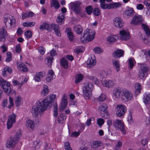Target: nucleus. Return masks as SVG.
<instances>
[{
	"label": "nucleus",
	"mask_w": 150,
	"mask_h": 150,
	"mask_svg": "<svg viewBox=\"0 0 150 150\" xmlns=\"http://www.w3.org/2000/svg\"><path fill=\"white\" fill-rule=\"evenodd\" d=\"M55 97V95H51L47 96L44 100L40 99L37 101L31 109L33 116L35 117H40L43 115L47 107L50 106Z\"/></svg>",
	"instance_id": "nucleus-1"
},
{
	"label": "nucleus",
	"mask_w": 150,
	"mask_h": 150,
	"mask_svg": "<svg viewBox=\"0 0 150 150\" xmlns=\"http://www.w3.org/2000/svg\"><path fill=\"white\" fill-rule=\"evenodd\" d=\"M93 83L87 82L85 83L83 87V96L86 99H89L92 95V91L93 89Z\"/></svg>",
	"instance_id": "nucleus-2"
},
{
	"label": "nucleus",
	"mask_w": 150,
	"mask_h": 150,
	"mask_svg": "<svg viewBox=\"0 0 150 150\" xmlns=\"http://www.w3.org/2000/svg\"><path fill=\"white\" fill-rule=\"evenodd\" d=\"M94 33L91 30L87 29L83 32L82 37L80 38V41L81 43H86L87 41H91L94 38Z\"/></svg>",
	"instance_id": "nucleus-3"
},
{
	"label": "nucleus",
	"mask_w": 150,
	"mask_h": 150,
	"mask_svg": "<svg viewBox=\"0 0 150 150\" xmlns=\"http://www.w3.org/2000/svg\"><path fill=\"white\" fill-rule=\"evenodd\" d=\"M4 21L6 27L8 29L14 28L16 25V21L13 16H10L8 14H5L4 16Z\"/></svg>",
	"instance_id": "nucleus-4"
},
{
	"label": "nucleus",
	"mask_w": 150,
	"mask_h": 150,
	"mask_svg": "<svg viewBox=\"0 0 150 150\" xmlns=\"http://www.w3.org/2000/svg\"><path fill=\"white\" fill-rule=\"evenodd\" d=\"M21 136V132H18L14 137H11L8 139L6 142V147L8 149L13 147L18 141Z\"/></svg>",
	"instance_id": "nucleus-5"
},
{
	"label": "nucleus",
	"mask_w": 150,
	"mask_h": 150,
	"mask_svg": "<svg viewBox=\"0 0 150 150\" xmlns=\"http://www.w3.org/2000/svg\"><path fill=\"white\" fill-rule=\"evenodd\" d=\"M139 71V76L141 79H145L148 76V71L149 68L145 64L141 65Z\"/></svg>",
	"instance_id": "nucleus-6"
},
{
	"label": "nucleus",
	"mask_w": 150,
	"mask_h": 150,
	"mask_svg": "<svg viewBox=\"0 0 150 150\" xmlns=\"http://www.w3.org/2000/svg\"><path fill=\"white\" fill-rule=\"evenodd\" d=\"M113 124L118 130H120L125 135L126 134L125 126L123 122L120 120H116L114 121Z\"/></svg>",
	"instance_id": "nucleus-7"
},
{
	"label": "nucleus",
	"mask_w": 150,
	"mask_h": 150,
	"mask_svg": "<svg viewBox=\"0 0 150 150\" xmlns=\"http://www.w3.org/2000/svg\"><path fill=\"white\" fill-rule=\"evenodd\" d=\"M81 3L80 2L76 1L71 3V9L77 15H80L81 13Z\"/></svg>",
	"instance_id": "nucleus-8"
},
{
	"label": "nucleus",
	"mask_w": 150,
	"mask_h": 150,
	"mask_svg": "<svg viewBox=\"0 0 150 150\" xmlns=\"http://www.w3.org/2000/svg\"><path fill=\"white\" fill-rule=\"evenodd\" d=\"M0 85L4 92L7 93L11 92L10 83L1 78H0Z\"/></svg>",
	"instance_id": "nucleus-9"
},
{
	"label": "nucleus",
	"mask_w": 150,
	"mask_h": 150,
	"mask_svg": "<svg viewBox=\"0 0 150 150\" xmlns=\"http://www.w3.org/2000/svg\"><path fill=\"white\" fill-rule=\"evenodd\" d=\"M133 97V94L131 91L128 90H125L122 92L121 99L124 102H127L132 100Z\"/></svg>",
	"instance_id": "nucleus-10"
},
{
	"label": "nucleus",
	"mask_w": 150,
	"mask_h": 150,
	"mask_svg": "<svg viewBox=\"0 0 150 150\" xmlns=\"http://www.w3.org/2000/svg\"><path fill=\"white\" fill-rule=\"evenodd\" d=\"M115 110L116 114L118 117H121L123 116L127 111L126 107L122 105H118L116 108Z\"/></svg>",
	"instance_id": "nucleus-11"
},
{
	"label": "nucleus",
	"mask_w": 150,
	"mask_h": 150,
	"mask_svg": "<svg viewBox=\"0 0 150 150\" xmlns=\"http://www.w3.org/2000/svg\"><path fill=\"white\" fill-rule=\"evenodd\" d=\"M57 55V52L55 50L52 49L50 51V53H47V56L46 58L47 60V64L48 65H51L52 60L54 59L53 57Z\"/></svg>",
	"instance_id": "nucleus-12"
},
{
	"label": "nucleus",
	"mask_w": 150,
	"mask_h": 150,
	"mask_svg": "<svg viewBox=\"0 0 150 150\" xmlns=\"http://www.w3.org/2000/svg\"><path fill=\"white\" fill-rule=\"evenodd\" d=\"M142 21L141 16L138 15H135L132 18L130 23L133 25H137L141 24Z\"/></svg>",
	"instance_id": "nucleus-13"
},
{
	"label": "nucleus",
	"mask_w": 150,
	"mask_h": 150,
	"mask_svg": "<svg viewBox=\"0 0 150 150\" xmlns=\"http://www.w3.org/2000/svg\"><path fill=\"white\" fill-rule=\"evenodd\" d=\"M16 117V115L14 114L9 116L7 123V128L8 129L11 128L13 126V124L15 122Z\"/></svg>",
	"instance_id": "nucleus-14"
},
{
	"label": "nucleus",
	"mask_w": 150,
	"mask_h": 150,
	"mask_svg": "<svg viewBox=\"0 0 150 150\" xmlns=\"http://www.w3.org/2000/svg\"><path fill=\"white\" fill-rule=\"evenodd\" d=\"M70 111L69 110L67 109L65 111V113H62L59 115L58 118V123L60 124H62L63 123L67 118V116L65 114H69Z\"/></svg>",
	"instance_id": "nucleus-15"
},
{
	"label": "nucleus",
	"mask_w": 150,
	"mask_h": 150,
	"mask_svg": "<svg viewBox=\"0 0 150 150\" xmlns=\"http://www.w3.org/2000/svg\"><path fill=\"white\" fill-rule=\"evenodd\" d=\"M96 61L95 59L94 55H92L91 57L88 58L87 61V67L91 68L93 67L96 64Z\"/></svg>",
	"instance_id": "nucleus-16"
},
{
	"label": "nucleus",
	"mask_w": 150,
	"mask_h": 150,
	"mask_svg": "<svg viewBox=\"0 0 150 150\" xmlns=\"http://www.w3.org/2000/svg\"><path fill=\"white\" fill-rule=\"evenodd\" d=\"M113 23L114 25L119 28H121L123 27L124 23L120 17L115 18L113 20Z\"/></svg>",
	"instance_id": "nucleus-17"
},
{
	"label": "nucleus",
	"mask_w": 150,
	"mask_h": 150,
	"mask_svg": "<svg viewBox=\"0 0 150 150\" xmlns=\"http://www.w3.org/2000/svg\"><path fill=\"white\" fill-rule=\"evenodd\" d=\"M108 106L107 105L105 104H103V105H100L98 109L100 111V113L103 112V113H101V115L102 117H104L105 118L109 117V115H107V117H105V114L107 115L106 113L107 111V108Z\"/></svg>",
	"instance_id": "nucleus-18"
},
{
	"label": "nucleus",
	"mask_w": 150,
	"mask_h": 150,
	"mask_svg": "<svg viewBox=\"0 0 150 150\" xmlns=\"http://www.w3.org/2000/svg\"><path fill=\"white\" fill-rule=\"evenodd\" d=\"M7 36V33L4 27L0 29V40L1 41H4Z\"/></svg>",
	"instance_id": "nucleus-19"
},
{
	"label": "nucleus",
	"mask_w": 150,
	"mask_h": 150,
	"mask_svg": "<svg viewBox=\"0 0 150 150\" xmlns=\"http://www.w3.org/2000/svg\"><path fill=\"white\" fill-rule=\"evenodd\" d=\"M50 28L54 30L57 35L58 36H61V34L60 33V29L58 25H56L54 23H52L51 24Z\"/></svg>",
	"instance_id": "nucleus-20"
},
{
	"label": "nucleus",
	"mask_w": 150,
	"mask_h": 150,
	"mask_svg": "<svg viewBox=\"0 0 150 150\" xmlns=\"http://www.w3.org/2000/svg\"><path fill=\"white\" fill-rule=\"evenodd\" d=\"M120 38L123 40H127L130 38L129 33L125 30H122L120 31Z\"/></svg>",
	"instance_id": "nucleus-21"
},
{
	"label": "nucleus",
	"mask_w": 150,
	"mask_h": 150,
	"mask_svg": "<svg viewBox=\"0 0 150 150\" xmlns=\"http://www.w3.org/2000/svg\"><path fill=\"white\" fill-rule=\"evenodd\" d=\"M39 29L42 31L46 30L49 32L51 31V29L50 25L46 22L43 23L42 25H40Z\"/></svg>",
	"instance_id": "nucleus-22"
},
{
	"label": "nucleus",
	"mask_w": 150,
	"mask_h": 150,
	"mask_svg": "<svg viewBox=\"0 0 150 150\" xmlns=\"http://www.w3.org/2000/svg\"><path fill=\"white\" fill-rule=\"evenodd\" d=\"M67 102L66 99L64 98H62V101L60 105V111L62 112L65 109L67 106Z\"/></svg>",
	"instance_id": "nucleus-23"
},
{
	"label": "nucleus",
	"mask_w": 150,
	"mask_h": 150,
	"mask_svg": "<svg viewBox=\"0 0 150 150\" xmlns=\"http://www.w3.org/2000/svg\"><path fill=\"white\" fill-rule=\"evenodd\" d=\"M134 13V11L132 8H130L125 11L123 15L126 18H128L132 16Z\"/></svg>",
	"instance_id": "nucleus-24"
},
{
	"label": "nucleus",
	"mask_w": 150,
	"mask_h": 150,
	"mask_svg": "<svg viewBox=\"0 0 150 150\" xmlns=\"http://www.w3.org/2000/svg\"><path fill=\"white\" fill-rule=\"evenodd\" d=\"M124 52V51L122 50H117L113 52V56L115 58L120 57L123 55Z\"/></svg>",
	"instance_id": "nucleus-25"
},
{
	"label": "nucleus",
	"mask_w": 150,
	"mask_h": 150,
	"mask_svg": "<svg viewBox=\"0 0 150 150\" xmlns=\"http://www.w3.org/2000/svg\"><path fill=\"white\" fill-rule=\"evenodd\" d=\"M60 65L62 66L64 69H67L68 67V63L67 60L65 57L62 58L60 60Z\"/></svg>",
	"instance_id": "nucleus-26"
},
{
	"label": "nucleus",
	"mask_w": 150,
	"mask_h": 150,
	"mask_svg": "<svg viewBox=\"0 0 150 150\" xmlns=\"http://www.w3.org/2000/svg\"><path fill=\"white\" fill-rule=\"evenodd\" d=\"M74 31L78 34H81L83 31L82 27L79 25H75L74 27Z\"/></svg>",
	"instance_id": "nucleus-27"
},
{
	"label": "nucleus",
	"mask_w": 150,
	"mask_h": 150,
	"mask_svg": "<svg viewBox=\"0 0 150 150\" xmlns=\"http://www.w3.org/2000/svg\"><path fill=\"white\" fill-rule=\"evenodd\" d=\"M26 125L28 127H30L33 129L35 126V121L30 119H28L26 122Z\"/></svg>",
	"instance_id": "nucleus-28"
},
{
	"label": "nucleus",
	"mask_w": 150,
	"mask_h": 150,
	"mask_svg": "<svg viewBox=\"0 0 150 150\" xmlns=\"http://www.w3.org/2000/svg\"><path fill=\"white\" fill-rule=\"evenodd\" d=\"M103 84L106 87H110L114 85L113 81L109 80L108 81L104 80L102 82Z\"/></svg>",
	"instance_id": "nucleus-29"
},
{
	"label": "nucleus",
	"mask_w": 150,
	"mask_h": 150,
	"mask_svg": "<svg viewBox=\"0 0 150 150\" xmlns=\"http://www.w3.org/2000/svg\"><path fill=\"white\" fill-rule=\"evenodd\" d=\"M122 94L121 93V90L119 89L116 88L114 90L113 95L114 97L116 98H119Z\"/></svg>",
	"instance_id": "nucleus-30"
},
{
	"label": "nucleus",
	"mask_w": 150,
	"mask_h": 150,
	"mask_svg": "<svg viewBox=\"0 0 150 150\" xmlns=\"http://www.w3.org/2000/svg\"><path fill=\"white\" fill-rule=\"evenodd\" d=\"M34 13L32 12H23L22 14L21 18L22 19H24L27 18L32 17L34 16Z\"/></svg>",
	"instance_id": "nucleus-31"
},
{
	"label": "nucleus",
	"mask_w": 150,
	"mask_h": 150,
	"mask_svg": "<svg viewBox=\"0 0 150 150\" xmlns=\"http://www.w3.org/2000/svg\"><path fill=\"white\" fill-rule=\"evenodd\" d=\"M112 63L114 68L116 70L117 72H118L120 70V67L119 61L113 60Z\"/></svg>",
	"instance_id": "nucleus-32"
},
{
	"label": "nucleus",
	"mask_w": 150,
	"mask_h": 150,
	"mask_svg": "<svg viewBox=\"0 0 150 150\" xmlns=\"http://www.w3.org/2000/svg\"><path fill=\"white\" fill-rule=\"evenodd\" d=\"M64 14L61 13L59 14L57 20V23L60 25L62 24V23L64 21Z\"/></svg>",
	"instance_id": "nucleus-33"
},
{
	"label": "nucleus",
	"mask_w": 150,
	"mask_h": 150,
	"mask_svg": "<svg viewBox=\"0 0 150 150\" xmlns=\"http://www.w3.org/2000/svg\"><path fill=\"white\" fill-rule=\"evenodd\" d=\"M18 68L19 70L23 72L27 71L28 70L26 66L23 63H21L19 64Z\"/></svg>",
	"instance_id": "nucleus-34"
},
{
	"label": "nucleus",
	"mask_w": 150,
	"mask_h": 150,
	"mask_svg": "<svg viewBox=\"0 0 150 150\" xmlns=\"http://www.w3.org/2000/svg\"><path fill=\"white\" fill-rule=\"evenodd\" d=\"M103 145L102 142L100 141H96L93 142L92 147L96 149L99 147Z\"/></svg>",
	"instance_id": "nucleus-35"
},
{
	"label": "nucleus",
	"mask_w": 150,
	"mask_h": 150,
	"mask_svg": "<svg viewBox=\"0 0 150 150\" xmlns=\"http://www.w3.org/2000/svg\"><path fill=\"white\" fill-rule=\"evenodd\" d=\"M12 71V69L10 67H5L2 71V75L4 76H6V73L7 71L9 74H11Z\"/></svg>",
	"instance_id": "nucleus-36"
},
{
	"label": "nucleus",
	"mask_w": 150,
	"mask_h": 150,
	"mask_svg": "<svg viewBox=\"0 0 150 150\" xmlns=\"http://www.w3.org/2000/svg\"><path fill=\"white\" fill-rule=\"evenodd\" d=\"M66 30L69 39L70 41H72L74 37L73 33L68 28H66Z\"/></svg>",
	"instance_id": "nucleus-37"
},
{
	"label": "nucleus",
	"mask_w": 150,
	"mask_h": 150,
	"mask_svg": "<svg viewBox=\"0 0 150 150\" xmlns=\"http://www.w3.org/2000/svg\"><path fill=\"white\" fill-rule=\"evenodd\" d=\"M141 27L144 30L147 35H149L150 34V30L149 27L146 25L144 23H142Z\"/></svg>",
	"instance_id": "nucleus-38"
},
{
	"label": "nucleus",
	"mask_w": 150,
	"mask_h": 150,
	"mask_svg": "<svg viewBox=\"0 0 150 150\" xmlns=\"http://www.w3.org/2000/svg\"><path fill=\"white\" fill-rule=\"evenodd\" d=\"M58 0H52L51 4V6L54 7L56 9H58L60 7V4L57 1Z\"/></svg>",
	"instance_id": "nucleus-39"
},
{
	"label": "nucleus",
	"mask_w": 150,
	"mask_h": 150,
	"mask_svg": "<svg viewBox=\"0 0 150 150\" xmlns=\"http://www.w3.org/2000/svg\"><path fill=\"white\" fill-rule=\"evenodd\" d=\"M135 88L136 89L135 94L136 95H138L141 92V88L140 84L139 83H136L135 85Z\"/></svg>",
	"instance_id": "nucleus-40"
},
{
	"label": "nucleus",
	"mask_w": 150,
	"mask_h": 150,
	"mask_svg": "<svg viewBox=\"0 0 150 150\" xmlns=\"http://www.w3.org/2000/svg\"><path fill=\"white\" fill-rule=\"evenodd\" d=\"M83 78V76L81 74H78L77 75L75 78V82L77 84L81 81Z\"/></svg>",
	"instance_id": "nucleus-41"
},
{
	"label": "nucleus",
	"mask_w": 150,
	"mask_h": 150,
	"mask_svg": "<svg viewBox=\"0 0 150 150\" xmlns=\"http://www.w3.org/2000/svg\"><path fill=\"white\" fill-rule=\"evenodd\" d=\"M49 92V89L48 86L45 85L43 86V88L42 90L41 94L42 95L45 96L47 95Z\"/></svg>",
	"instance_id": "nucleus-42"
},
{
	"label": "nucleus",
	"mask_w": 150,
	"mask_h": 150,
	"mask_svg": "<svg viewBox=\"0 0 150 150\" xmlns=\"http://www.w3.org/2000/svg\"><path fill=\"white\" fill-rule=\"evenodd\" d=\"M88 78L90 80H92L95 84H98L99 83V81L97 79V78L94 76L92 75H88Z\"/></svg>",
	"instance_id": "nucleus-43"
},
{
	"label": "nucleus",
	"mask_w": 150,
	"mask_h": 150,
	"mask_svg": "<svg viewBox=\"0 0 150 150\" xmlns=\"http://www.w3.org/2000/svg\"><path fill=\"white\" fill-rule=\"evenodd\" d=\"M53 115L55 117H56L58 114V106L57 103H55L53 105Z\"/></svg>",
	"instance_id": "nucleus-44"
},
{
	"label": "nucleus",
	"mask_w": 150,
	"mask_h": 150,
	"mask_svg": "<svg viewBox=\"0 0 150 150\" xmlns=\"http://www.w3.org/2000/svg\"><path fill=\"white\" fill-rule=\"evenodd\" d=\"M144 102L146 104H148L150 101V94H145L144 97Z\"/></svg>",
	"instance_id": "nucleus-45"
},
{
	"label": "nucleus",
	"mask_w": 150,
	"mask_h": 150,
	"mask_svg": "<svg viewBox=\"0 0 150 150\" xmlns=\"http://www.w3.org/2000/svg\"><path fill=\"white\" fill-rule=\"evenodd\" d=\"M129 63L130 68H132L134 66V64L135 62L134 59L132 57H131L128 59Z\"/></svg>",
	"instance_id": "nucleus-46"
},
{
	"label": "nucleus",
	"mask_w": 150,
	"mask_h": 150,
	"mask_svg": "<svg viewBox=\"0 0 150 150\" xmlns=\"http://www.w3.org/2000/svg\"><path fill=\"white\" fill-rule=\"evenodd\" d=\"M22 98L20 96H18L16 97V98L15 104L16 106H18L21 104V101Z\"/></svg>",
	"instance_id": "nucleus-47"
},
{
	"label": "nucleus",
	"mask_w": 150,
	"mask_h": 150,
	"mask_svg": "<svg viewBox=\"0 0 150 150\" xmlns=\"http://www.w3.org/2000/svg\"><path fill=\"white\" fill-rule=\"evenodd\" d=\"M110 4H107L106 3L100 4V6L103 9H110Z\"/></svg>",
	"instance_id": "nucleus-48"
},
{
	"label": "nucleus",
	"mask_w": 150,
	"mask_h": 150,
	"mask_svg": "<svg viewBox=\"0 0 150 150\" xmlns=\"http://www.w3.org/2000/svg\"><path fill=\"white\" fill-rule=\"evenodd\" d=\"M110 9L114 8L120 7L121 6V4L119 3H110Z\"/></svg>",
	"instance_id": "nucleus-49"
},
{
	"label": "nucleus",
	"mask_w": 150,
	"mask_h": 150,
	"mask_svg": "<svg viewBox=\"0 0 150 150\" xmlns=\"http://www.w3.org/2000/svg\"><path fill=\"white\" fill-rule=\"evenodd\" d=\"M86 10L87 13L88 15H90L93 12V8L91 6H89L87 7L86 8Z\"/></svg>",
	"instance_id": "nucleus-50"
},
{
	"label": "nucleus",
	"mask_w": 150,
	"mask_h": 150,
	"mask_svg": "<svg viewBox=\"0 0 150 150\" xmlns=\"http://www.w3.org/2000/svg\"><path fill=\"white\" fill-rule=\"evenodd\" d=\"M93 13L94 15L95 16H98L100 13V9L97 8H96L93 9Z\"/></svg>",
	"instance_id": "nucleus-51"
},
{
	"label": "nucleus",
	"mask_w": 150,
	"mask_h": 150,
	"mask_svg": "<svg viewBox=\"0 0 150 150\" xmlns=\"http://www.w3.org/2000/svg\"><path fill=\"white\" fill-rule=\"evenodd\" d=\"M94 51L95 53L99 54L103 52V50L99 47H95Z\"/></svg>",
	"instance_id": "nucleus-52"
},
{
	"label": "nucleus",
	"mask_w": 150,
	"mask_h": 150,
	"mask_svg": "<svg viewBox=\"0 0 150 150\" xmlns=\"http://www.w3.org/2000/svg\"><path fill=\"white\" fill-rule=\"evenodd\" d=\"M7 57L6 59V61L7 62H9L11 60V52H7L6 53Z\"/></svg>",
	"instance_id": "nucleus-53"
},
{
	"label": "nucleus",
	"mask_w": 150,
	"mask_h": 150,
	"mask_svg": "<svg viewBox=\"0 0 150 150\" xmlns=\"http://www.w3.org/2000/svg\"><path fill=\"white\" fill-rule=\"evenodd\" d=\"M9 103L10 105H8L7 107L10 109L11 108V107H12L13 106V99L11 97H9Z\"/></svg>",
	"instance_id": "nucleus-54"
},
{
	"label": "nucleus",
	"mask_w": 150,
	"mask_h": 150,
	"mask_svg": "<svg viewBox=\"0 0 150 150\" xmlns=\"http://www.w3.org/2000/svg\"><path fill=\"white\" fill-rule=\"evenodd\" d=\"M25 35L26 37L28 38H30L32 36L30 30H28L26 31Z\"/></svg>",
	"instance_id": "nucleus-55"
},
{
	"label": "nucleus",
	"mask_w": 150,
	"mask_h": 150,
	"mask_svg": "<svg viewBox=\"0 0 150 150\" xmlns=\"http://www.w3.org/2000/svg\"><path fill=\"white\" fill-rule=\"evenodd\" d=\"M116 39L112 36H110L107 38V40L110 42H115L116 40Z\"/></svg>",
	"instance_id": "nucleus-56"
},
{
	"label": "nucleus",
	"mask_w": 150,
	"mask_h": 150,
	"mask_svg": "<svg viewBox=\"0 0 150 150\" xmlns=\"http://www.w3.org/2000/svg\"><path fill=\"white\" fill-rule=\"evenodd\" d=\"M64 148L65 150H72L70 146L69 142H66L65 143Z\"/></svg>",
	"instance_id": "nucleus-57"
},
{
	"label": "nucleus",
	"mask_w": 150,
	"mask_h": 150,
	"mask_svg": "<svg viewBox=\"0 0 150 150\" xmlns=\"http://www.w3.org/2000/svg\"><path fill=\"white\" fill-rule=\"evenodd\" d=\"M106 97V95L105 94H101L99 97V100L100 101L103 102L105 100Z\"/></svg>",
	"instance_id": "nucleus-58"
},
{
	"label": "nucleus",
	"mask_w": 150,
	"mask_h": 150,
	"mask_svg": "<svg viewBox=\"0 0 150 150\" xmlns=\"http://www.w3.org/2000/svg\"><path fill=\"white\" fill-rule=\"evenodd\" d=\"M47 76H48L49 77H52L54 79V74L52 70H49Z\"/></svg>",
	"instance_id": "nucleus-59"
},
{
	"label": "nucleus",
	"mask_w": 150,
	"mask_h": 150,
	"mask_svg": "<svg viewBox=\"0 0 150 150\" xmlns=\"http://www.w3.org/2000/svg\"><path fill=\"white\" fill-rule=\"evenodd\" d=\"M97 122L99 126H102L104 123V120L102 118H99L97 120Z\"/></svg>",
	"instance_id": "nucleus-60"
},
{
	"label": "nucleus",
	"mask_w": 150,
	"mask_h": 150,
	"mask_svg": "<svg viewBox=\"0 0 150 150\" xmlns=\"http://www.w3.org/2000/svg\"><path fill=\"white\" fill-rule=\"evenodd\" d=\"M21 47L20 45V44H18L17 45L16 47V52L19 53L21 51Z\"/></svg>",
	"instance_id": "nucleus-61"
},
{
	"label": "nucleus",
	"mask_w": 150,
	"mask_h": 150,
	"mask_svg": "<svg viewBox=\"0 0 150 150\" xmlns=\"http://www.w3.org/2000/svg\"><path fill=\"white\" fill-rule=\"evenodd\" d=\"M141 144L143 146L147 145L148 143V140L146 139H143L141 140Z\"/></svg>",
	"instance_id": "nucleus-62"
},
{
	"label": "nucleus",
	"mask_w": 150,
	"mask_h": 150,
	"mask_svg": "<svg viewBox=\"0 0 150 150\" xmlns=\"http://www.w3.org/2000/svg\"><path fill=\"white\" fill-rule=\"evenodd\" d=\"M81 132V131L79 130L78 132H73L71 134V136L73 137H77L79 135Z\"/></svg>",
	"instance_id": "nucleus-63"
},
{
	"label": "nucleus",
	"mask_w": 150,
	"mask_h": 150,
	"mask_svg": "<svg viewBox=\"0 0 150 150\" xmlns=\"http://www.w3.org/2000/svg\"><path fill=\"white\" fill-rule=\"evenodd\" d=\"M122 146V143L120 142H118L116 145L115 148L116 150H118L119 148Z\"/></svg>",
	"instance_id": "nucleus-64"
}]
</instances>
